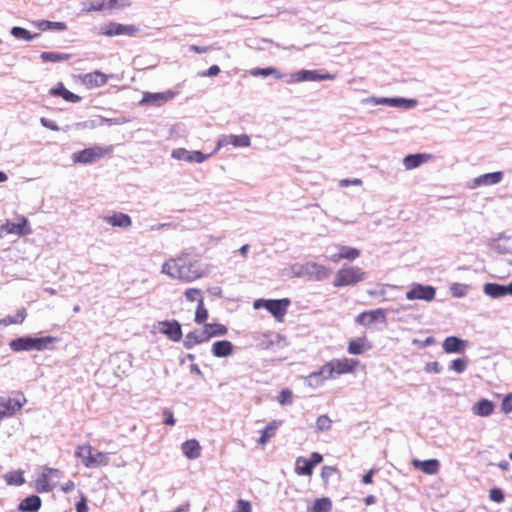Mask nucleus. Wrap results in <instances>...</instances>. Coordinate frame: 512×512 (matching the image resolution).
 <instances>
[{
  "mask_svg": "<svg viewBox=\"0 0 512 512\" xmlns=\"http://www.w3.org/2000/svg\"><path fill=\"white\" fill-rule=\"evenodd\" d=\"M162 272L185 282L194 281L203 275L197 261L193 260L188 254H181L166 261L162 265Z\"/></svg>",
  "mask_w": 512,
  "mask_h": 512,
  "instance_id": "nucleus-1",
  "label": "nucleus"
},
{
  "mask_svg": "<svg viewBox=\"0 0 512 512\" xmlns=\"http://www.w3.org/2000/svg\"><path fill=\"white\" fill-rule=\"evenodd\" d=\"M359 366V360L354 358H335L323 364L318 371L311 372L310 380L321 378V381L335 379L343 374H352Z\"/></svg>",
  "mask_w": 512,
  "mask_h": 512,
  "instance_id": "nucleus-2",
  "label": "nucleus"
},
{
  "mask_svg": "<svg viewBox=\"0 0 512 512\" xmlns=\"http://www.w3.org/2000/svg\"><path fill=\"white\" fill-rule=\"evenodd\" d=\"M74 455L88 469L105 467L110 463L108 453L94 449L89 443L78 445Z\"/></svg>",
  "mask_w": 512,
  "mask_h": 512,
  "instance_id": "nucleus-3",
  "label": "nucleus"
},
{
  "mask_svg": "<svg viewBox=\"0 0 512 512\" xmlns=\"http://www.w3.org/2000/svg\"><path fill=\"white\" fill-rule=\"evenodd\" d=\"M54 338L51 336L33 338V337H19L11 340L9 346L14 352L20 351H42L48 348V345L54 342Z\"/></svg>",
  "mask_w": 512,
  "mask_h": 512,
  "instance_id": "nucleus-4",
  "label": "nucleus"
},
{
  "mask_svg": "<svg viewBox=\"0 0 512 512\" xmlns=\"http://www.w3.org/2000/svg\"><path fill=\"white\" fill-rule=\"evenodd\" d=\"M366 278L365 272L357 266H344L339 269L335 275L333 286L344 287L352 286Z\"/></svg>",
  "mask_w": 512,
  "mask_h": 512,
  "instance_id": "nucleus-5",
  "label": "nucleus"
},
{
  "mask_svg": "<svg viewBox=\"0 0 512 512\" xmlns=\"http://www.w3.org/2000/svg\"><path fill=\"white\" fill-rule=\"evenodd\" d=\"M112 152V147L93 146L72 155L74 163L89 164Z\"/></svg>",
  "mask_w": 512,
  "mask_h": 512,
  "instance_id": "nucleus-6",
  "label": "nucleus"
},
{
  "mask_svg": "<svg viewBox=\"0 0 512 512\" xmlns=\"http://www.w3.org/2000/svg\"><path fill=\"white\" fill-rule=\"evenodd\" d=\"M290 305L288 298L278 300H264L260 299L254 303L255 308L264 307L266 308L276 319L282 321L283 317L287 313V309Z\"/></svg>",
  "mask_w": 512,
  "mask_h": 512,
  "instance_id": "nucleus-7",
  "label": "nucleus"
},
{
  "mask_svg": "<svg viewBox=\"0 0 512 512\" xmlns=\"http://www.w3.org/2000/svg\"><path fill=\"white\" fill-rule=\"evenodd\" d=\"M32 230L29 224V221L24 216H19L17 218V222L13 223L11 221H6L4 224L0 225V237L13 234L17 236H26L31 234Z\"/></svg>",
  "mask_w": 512,
  "mask_h": 512,
  "instance_id": "nucleus-8",
  "label": "nucleus"
},
{
  "mask_svg": "<svg viewBox=\"0 0 512 512\" xmlns=\"http://www.w3.org/2000/svg\"><path fill=\"white\" fill-rule=\"evenodd\" d=\"M25 403L26 398L23 395H19L16 398L0 397V420L16 414L22 409Z\"/></svg>",
  "mask_w": 512,
  "mask_h": 512,
  "instance_id": "nucleus-9",
  "label": "nucleus"
},
{
  "mask_svg": "<svg viewBox=\"0 0 512 512\" xmlns=\"http://www.w3.org/2000/svg\"><path fill=\"white\" fill-rule=\"evenodd\" d=\"M436 296V290L433 286L422 285L418 283L412 284L410 289L406 292V299L408 300H424L432 301Z\"/></svg>",
  "mask_w": 512,
  "mask_h": 512,
  "instance_id": "nucleus-10",
  "label": "nucleus"
},
{
  "mask_svg": "<svg viewBox=\"0 0 512 512\" xmlns=\"http://www.w3.org/2000/svg\"><path fill=\"white\" fill-rule=\"evenodd\" d=\"M157 329L160 333L167 336L173 342H179L182 338L181 325L176 320H165L157 323Z\"/></svg>",
  "mask_w": 512,
  "mask_h": 512,
  "instance_id": "nucleus-11",
  "label": "nucleus"
},
{
  "mask_svg": "<svg viewBox=\"0 0 512 512\" xmlns=\"http://www.w3.org/2000/svg\"><path fill=\"white\" fill-rule=\"evenodd\" d=\"M356 323L362 326H370L375 322L386 323V314L384 309H375L364 311L355 318Z\"/></svg>",
  "mask_w": 512,
  "mask_h": 512,
  "instance_id": "nucleus-12",
  "label": "nucleus"
},
{
  "mask_svg": "<svg viewBox=\"0 0 512 512\" xmlns=\"http://www.w3.org/2000/svg\"><path fill=\"white\" fill-rule=\"evenodd\" d=\"M251 144V139L246 134L241 135H223L216 144V150H219L222 147L232 145L234 147H249Z\"/></svg>",
  "mask_w": 512,
  "mask_h": 512,
  "instance_id": "nucleus-13",
  "label": "nucleus"
},
{
  "mask_svg": "<svg viewBox=\"0 0 512 512\" xmlns=\"http://www.w3.org/2000/svg\"><path fill=\"white\" fill-rule=\"evenodd\" d=\"M139 29L133 25H125L120 23H109L103 32L106 36H116V35H128L135 36L138 33Z\"/></svg>",
  "mask_w": 512,
  "mask_h": 512,
  "instance_id": "nucleus-14",
  "label": "nucleus"
},
{
  "mask_svg": "<svg viewBox=\"0 0 512 512\" xmlns=\"http://www.w3.org/2000/svg\"><path fill=\"white\" fill-rule=\"evenodd\" d=\"M176 93L172 90L165 92L151 93L146 92L143 94L141 103H149L154 106H160L175 97Z\"/></svg>",
  "mask_w": 512,
  "mask_h": 512,
  "instance_id": "nucleus-15",
  "label": "nucleus"
},
{
  "mask_svg": "<svg viewBox=\"0 0 512 512\" xmlns=\"http://www.w3.org/2000/svg\"><path fill=\"white\" fill-rule=\"evenodd\" d=\"M82 83L89 89L104 86L108 81V76L98 70L84 74L81 77Z\"/></svg>",
  "mask_w": 512,
  "mask_h": 512,
  "instance_id": "nucleus-16",
  "label": "nucleus"
},
{
  "mask_svg": "<svg viewBox=\"0 0 512 512\" xmlns=\"http://www.w3.org/2000/svg\"><path fill=\"white\" fill-rule=\"evenodd\" d=\"M412 466L427 475H434L439 472L440 463L437 459L418 460L414 459L411 462Z\"/></svg>",
  "mask_w": 512,
  "mask_h": 512,
  "instance_id": "nucleus-17",
  "label": "nucleus"
},
{
  "mask_svg": "<svg viewBox=\"0 0 512 512\" xmlns=\"http://www.w3.org/2000/svg\"><path fill=\"white\" fill-rule=\"evenodd\" d=\"M371 348L372 345L366 337H359L348 342L347 351L351 355H361Z\"/></svg>",
  "mask_w": 512,
  "mask_h": 512,
  "instance_id": "nucleus-18",
  "label": "nucleus"
},
{
  "mask_svg": "<svg viewBox=\"0 0 512 512\" xmlns=\"http://www.w3.org/2000/svg\"><path fill=\"white\" fill-rule=\"evenodd\" d=\"M431 159L432 155L426 153L410 154L404 157L403 165L407 170H412Z\"/></svg>",
  "mask_w": 512,
  "mask_h": 512,
  "instance_id": "nucleus-19",
  "label": "nucleus"
},
{
  "mask_svg": "<svg viewBox=\"0 0 512 512\" xmlns=\"http://www.w3.org/2000/svg\"><path fill=\"white\" fill-rule=\"evenodd\" d=\"M181 450L188 459L194 460L201 456L202 448L196 439H190L182 443Z\"/></svg>",
  "mask_w": 512,
  "mask_h": 512,
  "instance_id": "nucleus-20",
  "label": "nucleus"
},
{
  "mask_svg": "<svg viewBox=\"0 0 512 512\" xmlns=\"http://www.w3.org/2000/svg\"><path fill=\"white\" fill-rule=\"evenodd\" d=\"M360 256V250L349 246H340L339 252L333 254L330 260L334 263H338L342 259L354 260Z\"/></svg>",
  "mask_w": 512,
  "mask_h": 512,
  "instance_id": "nucleus-21",
  "label": "nucleus"
},
{
  "mask_svg": "<svg viewBox=\"0 0 512 512\" xmlns=\"http://www.w3.org/2000/svg\"><path fill=\"white\" fill-rule=\"evenodd\" d=\"M103 219L106 223L114 227L128 228L132 224V220L129 215L121 212H114L112 215L106 216Z\"/></svg>",
  "mask_w": 512,
  "mask_h": 512,
  "instance_id": "nucleus-22",
  "label": "nucleus"
},
{
  "mask_svg": "<svg viewBox=\"0 0 512 512\" xmlns=\"http://www.w3.org/2000/svg\"><path fill=\"white\" fill-rule=\"evenodd\" d=\"M442 347L446 353H458L464 351L466 342L458 337L449 336L443 341Z\"/></svg>",
  "mask_w": 512,
  "mask_h": 512,
  "instance_id": "nucleus-23",
  "label": "nucleus"
},
{
  "mask_svg": "<svg viewBox=\"0 0 512 512\" xmlns=\"http://www.w3.org/2000/svg\"><path fill=\"white\" fill-rule=\"evenodd\" d=\"M202 329L207 341L214 337L224 336L228 332V328L221 323H206Z\"/></svg>",
  "mask_w": 512,
  "mask_h": 512,
  "instance_id": "nucleus-24",
  "label": "nucleus"
},
{
  "mask_svg": "<svg viewBox=\"0 0 512 512\" xmlns=\"http://www.w3.org/2000/svg\"><path fill=\"white\" fill-rule=\"evenodd\" d=\"M233 344L228 340L216 341L213 343L211 351L215 357H228L233 353Z\"/></svg>",
  "mask_w": 512,
  "mask_h": 512,
  "instance_id": "nucleus-25",
  "label": "nucleus"
},
{
  "mask_svg": "<svg viewBox=\"0 0 512 512\" xmlns=\"http://www.w3.org/2000/svg\"><path fill=\"white\" fill-rule=\"evenodd\" d=\"M502 179L503 173L498 171L480 175L474 179V183L476 186H489L499 183Z\"/></svg>",
  "mask_w": 512,
  "mask_h": 512,
  "instance_id": "nucleus-26",
  "label": "nucleus"
},
{
  "mask_svg": "<svg viewBox=\"0 0 512 512\" xmlns=\"http://www.w3.org/2000/svg\"><path fill=\"white\" fill-rule=\"evenodd\" d=\"M204 342H207V339L205 337L203 329L194 330V331L189 332L185 336L184 347L187 349H191L194 346L204 343Z\"/></svg>",
  "mask_w": 512,
  "mask_h": 512,
  "instance_id": "nucleus-27",
  "label": "nucleus"
},
{
  "mask_svg": "<svg viewBox=\"0 0 512 512\" xmlns=\"http://www.w3.org/2000/svg\"><path fill=\"white\" fill-rule=\"evenodd\" d=\"M281 425V421L273 420L269 422L261 432V437L258 439V443L265 445L271 438H273Z\"/></svg>",
  "mask_w": 512,
  "mask_h": 512,
  "instance_id": "nucleus-28",
  "label": "nucleus"
},
{
  "mask_svg": "<svg viewBox=\"0 0 512 512\" xmlns=\"http://www.w3.org/2000/svg\"><path fill=\"white\" fill-rule=\"evenodd\" d=\"M494 411V404L488 399H481L473 406V412L482 417L491 415Z\"/></svg>",
  "mask_w": 512,
  "mask_h": 512,
  "instance_id": "nucleus-29",
  "label": "nucleus"
},
{
  "mask_svg": "<svg viewBox=\"0 0 512 512\" xmlns=\"http://www.w3.org/2000/svg\"><path fill=\"white\" fill-rule=\"evenodd\" d=\"M324 487L329 485V482L333 479L339 481L341 479V473L335 466H323L320 474Z\"/></svg>",
  "mask_w": 512,
  "mask_h": 512,
  "instance_id": "nucleus-30",
  "label": "nucleus"
},
{
  "mask_svg": "<svg viewBox=\"0 0 512 512\" xmlns=\"http://www.w3.org/2000/svg\"><path fill=\"white\" fill-rule=\"evenodd\" d=\"M314 467L306 458L300 456L295 462V473L299 476H311Z\"/></svg>",
  "mask_w": 512,
  "mask_h": 512,
  "instance_id": "nucleus-31",
  "label": "nucleus"
},
{
  "mask_svg": "<svg viewBox=\"0 0 512 512\" xmlns=\"http://www.w3.org/2000/svg\"><path fill=\"white\" fill-rule=\"evenodd\" d=\"M371 103L374 104H386L390 106H400L405 105L407 107L412 106L415 104L414 100H407V99H400V98H371L368 100Z\"/></svg>",
  "mask_w": 512,
  "mask_h": 512,
  "instance_id": "nucleus-32",
  "label": "nucleus"
},
{
  "mask_svg": "<svg viewBox=\"0 0 512 512\" xmlns=\"http://www.w3.org/2000/svg\"><path fill=\"white\" fill-rule=\"evenodd\" d=\"M27 312L25 308H21L17 310L15 315L6 316L5 318L0 319V326H9V325H18L22 324L26 319Z\"/></svg>",
  "mask_w": 512,
  "mask_h": 512,
  "instance_id": "nucleus-33",
  "label": "nucleus"
},
{
  "mask_svg": "<svg viewBox=\"0 0 512 512\" xmlns=\"http://www.w3.org/2000/svg\"><path fill=\"white\" fill-rule=\"evenodd\" d=\"M50 93L54 96H60L66 101L77 103L81 100V97L77 94L72 93L68 89H66L62 84L59 85L57 88H52L50 90Z\"/></svg>",
  "mask_w": 512,
  "mask_h": 512,
  "instance_id": "nucleus-34",
  "label": "nucleus"
},
{
  "mask_svg": "<svg viewBox=\"0 0 512 512\" xmlns=\"http://www.w3.org/2000/svg\"><path fill=\"white\" fill-rule=\"evenodd\" d=\"M332 501L328 497L317 498L314 500L312 506L309 508V512H331Z\"/></svg>",
  "mask_w": 512,
  "mask_h": 512,
  "instance_id": "nucleus-35",
  "label": "nucleus"
},
{
  "mask_svg": "<svg viewBox=\"0 0 512 512\" xmlns=\"http://www.w3.org/2000/svg\"><path fill=\"white\" fill-rule=\"evenodd\" d=\"M40 507H41V499L36 495L26 497L19 505V509L21 511H29V512H35V511L39 510Z\"/></svg>",
  "mask_w": 512,
  "mask_h": 512,
  "instance_id": "nucleus-36",
  "label": "nucleus"
},
{
  "mask_svg": "<svg viewBox=\"0 0 512 512\" xmlns=\"http://www.w3.org/2000/svg\"><path fill=\"white\" fill-rule=\"evenodd\" d=\"M483 290L484 293L491 298H499L507 295L505 285H500L497 283H487L484 285Z\"/></svg>",
  "mask_w": 512,
  "mask_h": 512,
  "instance_id": "nucleus-37",
  "label": "nucleus"
},
{
  "mask_svg": "<svg viewBox=\"0 0 512 512\" xmlns=\"http://www.w3.org/2000/svg\"><path fill=\"white\" fill-rule=\"evenodd\" d=\"M330 76H319L315 71L302 70L295 74L296 81H314L320 79H329Z\"/></svg>",
  "mask_w": 512,
  "mask_h": 512,
  "instance_id": "nucleus-38",
  "label": "nucleus"
},
{
  "mask_svg": "<svg viewBox=\"0 0 512 512\" xmlns=\"http://www.w3.org/2000/svg\"><path fill=\"white\" fill-rule=\"evenodd\" d=\"M208 317L209 313L205 307L204 300H200L199 304H197L194 321L199 325L206 324L205 322L208 320Z\"/></svg>",
  "mask_w": 512,
  "mask_h": 512,
  "instance_id": "nucleus-39",
  "label": "nucleus"
},
{
  "mask_svg": "<svg viewBox=\"0 0 512 512\" xmlns=\"http://www.w3.org/2000/svg\"><path fill=\"white\" fill-rule=\"evenodd\" d=\"M4 479L8 485L20 486L25 482L23 471H11L4 475Z\"/></svg>",
  "mask_w": 512,
  "mask_h": 512,
  "instance_id": "nucleus-40",
  "label": "nucleus"
},
{
  "mask_svg": "<svg viewBox=\"0 0 512 512\" xmlns=\"http://www.w3.org/2000/svg\"><path fill=\"white\" fill-rule=\"evenodd\" d=\"M250 73L253 76H263V77H266V76L273 75V76H275L278 79L283 77V74L281 72H279V70H277L274 67L255 68V69H252L250 71Z\"/></svg>",
  "mask_w": 512,
  "mask_h": 512,
  "instance_id": "nucleus-41",
  "label": "nucleus"
},
{
  "mask_svg": "<svg viewBox=\"0 0 512 512\" xmlns=\"http://www.w3.org/2000/svg\"><path fill=\"white\" fill-rule=\"evenodd\" d=\"M40 58L44 62H60V61L69 60L70 55L59 54V53H54V52H43V53H41Z\"/></svg>",
  "mask_w": 512,
  "mask_h": 512,
  "instance_id": "nucleus-42",
  "label": "nucleus"
},
{
  "mask_svg": "<svg viewBox=\"0 0 512 512\" xmlns=\"http://www.w3.org/2000/svg\"><path fill=\"white\" fill-rule=\"evenodd\" d=\"M185 297L188 301L194 302L197 301L199 304L200 300H203L202 292L200 289L197 288H189L185 291Z\"/></svg>",
  "mask_w": 512,
  "mask_h": 512,
  "instance_id": "nucleus-43",
  "label": "nucleus"
},
{
  "mask_svg": "<svg viewBox=\"0 0 512 512\" xmlns=\"http://www.w3.org/2000/svg\"><path fill=\"white\" fill-rule=\"evenodd\" d=\"M489 498L493 502L502 503L505 499V495L501 488L494 487L489 490Z\"/></svg>",
  "mask_w": 512,
  "mask_h": 512,
  "instance_id": "nucleus-44",
  "label": "nucleus"
},
{
  "mask_svg": "<svg viewBox=\"0 0 512 512\" xmlns=\"http://www.w3.org/2000/svg\"><path fill=\"white\" fill-rule=\"evenodd\" d=\"M332 421L327 415H321L317 418L316 426L320 431H326L331 428Z\"/></svg>",
  "mask_w": 512,
  "mask_h": 512,
  "instance_id": "nucleus-45",
  "label": "nucleus"
},
{
  "mask_svg": "<svg viewBox=\"0 0 512 512\" xmlns=\"http://www.w3.org/2000/svg\"><path fill=\"white\" fill-rule=\"evenodd\" d=\"M190 155H191V152H189L188 150H186L184 148H179L172 152L173 158L178 159V160L187 161V162H192V158Z\"/></svg>",
  "mask_w": 512,
  "mask_h": 512,
  "instance_id": "nucleus-46",
  "label": "nucleus"
},
{
  "mask_svg": "<svg viewBox=\"0 0 512 512\" xmlns=\"http://www.w3.org/2000/svg\"><path fill=\"white\" fill-rule=\"evenodd\" d=\"M293 394L289 389H283L278 395V402L281 405L291 404L292 403Z\"/></svg>",
  "mask_w": 512,
  "mask_h": 512,
  "instance_id": "nucleus-47",
  "label": "nucleus"
},
{
  "mask_svg": "<svg viewBox=\"0 0 512 512\" xmlns=\"http://www.w3.org/2000/svg\"><path fill=\"white\" fill-rule=\"evenodd\" d=\"M105 9L111 10L115 8L125 7L130 5L128 0L121 1V0H104Z\"/></svg>",
  "mask_w": 512,
  "mask_h": 512,
  "instance_id": "nucleus-48",
  "label": "nucleus"
},
{
  "mask_svg": "<svg viewBox=\"0 0 512 512\" xmlns=\"http://www.w3.org/2000/svg\"><path fill=\"white\" fill-rule=\"evenodd\" d=\"M467 367V361L465 359H455L451 363V369L457 373H462Z\"/></svg>",
  "mask_w": 512,
  "mask_h": 512,
  "instance_id": "nucleus-49",
  "label": "nucleus"
},
{
  "mask_svg": "<svg viewBox=\"0 0 512 512\" xmlns=\"http://www.w3.org/2000/svg\"><path fill=\"white\" fill-rule=\"evenodd\" d=\"M501 410L506 414L512 412V393L507 394L502 400Z\"/></svg>",
  "mask_w": 512,
  "mask_h": 512,
  "instance_id": "nucleus-50",
  "label": "nucleus"
},
{
  "mask_svg": "<svg viewBox=\"0 0 512 512\" xmlns=\"http://www.w3.org/2000/svg\"><path fill=\"white\" fill-rule=\"evenodd\" d=\"M234 511L235 512H251L252 511L251 503L249 501L240 499L237 501L236 509Z\"/></svg>",
  "mask_w": 512,
  "mask_h": 512,
  "instance_id": "nucleus-51",
  "label": "nucleus"
},
{
  "mask_svg": "<svg viewBox=\"0 0 512 512\" xmlns=\"http://www.w3.org/2000/svg\"><path fill=\"white\" fill-rule=\"evenodd\" d=\"M76 512H88L87 498L81 495L80 500L76 503Z\"/></svg>",
  "mask_w": 512,
  "mask_h": 512,
  "instance_id": "nucleus-52",
  "label": "nucleus"
},
{
  "mask_svg": "<svg viewBox=\"0 0 512 512\" xmlns=\"http://www.w3.org/2000/svg\"><path fill=\"white\" fill-rule=\"evenodd\" d=\"M163 417H164V424L173 426L175 424V419L173 412L169 409H165L163 411Z\"/></svg>",
  "mask_w": 512,
  "mask_h": 512,
  "instance_id": "nucleus-53",
  "label": "nucleus"
},
{
  "mask_svg": "<svg viewBox=\"0 0 512 512\" xmlns=\"http://www.w3.org/2000/svg\"><path fill=\"white\" fill-rule=\"evenodd\" d=\"M103 10H106L105 9V4H104V0H100V1H97V2H92L89 4L88 8H87V11L91 12V11H103Z\"/></svg>",
  "mask_w": 512,
  "mask_h": 512,
  "instance_id": "nucleus-54",
  "label": "nucleus"
},
{
  "mask_svg": "<svg viewBox=\"0 0 512 512\" xmlns=\"http://www.w3.org/2000/svg\"><path fill=\"white\" fill-rule=\"evenodd\" d=\"M190 156L192 158V162H197V163H202L209 157L208 155H204L200 151L191 152Z\"/></svg>",
  "mask_w": 512,
  "mask_h": 512,
  "instance_id": "nucleus-55",
  "label": "nucleus"
},
{
  "mask_svg": "<svg viewBox=\"0 0 512 512\" xmlns=\"http://www.w3.org/2000/svg\"><path fill=\"white\" fill-rule=\"evenodd\" d=\"M12 34L14 36H20V37H23L25 39H31V36L29 34V32L26 30V29H23V28H20V27H14L12 29Z\"/></svg>",
  "mask_w": 512,
  "mask_h": 512,
  "instance_id": "nucleus-56",
  "label": "nucleus"
},
{
  "mask_svg": "<svg viewBox=\"0 0 512 512\" xmlns=\"http://www.w3.org/2000/svg\"><path fill=\"white\" fill-rule=\"evenodd\" d=\"M40 122H41V124L44 127L48 128V129H50L52 131H58L59 130L58 125L54 121H52V120H49V119L43 117V118H41Z\"/></svg>",
  "mask_w": 512,
  "mask_h": 512,
  "instance_id": "nucleus-57",
  "label": "nucleus"
},
{
  "mask_svg": "<svg viewBox=\"0 0 512 512\" xmlns=\"http://www.w3.org/2000/svg\"><path fill=\"white\" fill-rule=\"evenodd\" d=\"M313 267L317 271V279H323L328 275V269L325 266L314 264Z\"/></svg>",
  "mask_w": 512,
  "mask_h": 512,
  "instance_id": "nucleus-58",
  "label": "nucleus"
},
{
  "mask_svg": "<svg viewBox=\"0 0 512 512\" xmlns=\"http://www.w3.org/2000/svg\"><path fill=\"white\" fill-rule=\"evenodd\" d=\"M220 73V68L217 65H212L207 71L203 72L201 75L205 77H215Z\"/></svg>",
  "mask_w": 512,
  "mask_h": 512,
  "instance_id": "nucleus-59",
  "label": "nucleus"
},
{
  "mask_svg": "<svg viewBox=\"0 0 512 512\" xmlns=\"http://www.w3.org/2000/svg\"><path fill=\"white\" fill-rule=\"evenodd\" d=\"M212 49V46L190 45L189 50L195 53H206Z\"/></svg>",
  "mask_w": 512,
  "mask_h": 512,
  "instance_id": "nucleus-60",
  "label": "nucleus"
},
{
  "mask_svg": "<svg viewBox=\"0 0 512 512\" xmlns=\"http://www.w3.org/2000/svg\"><path fill=\"white\" fill-rule=\"evenodd\" d=\"M323 461V456L318 452H312L311 453V459L309 462L312 464L313 467L320 464Z\"/></svg>",
  "mask_w": 512,
  "mask_h": 512,
  "instance_id": "nucleus-61",
  "label": "nucleus"
},
{
  "mask_svg": "<svg viewBox=\"0 0 512 512\" xmlns=\"http://www.w3.org/2000/svg\"><path fill=\"white\" fill-rule=\"evenodd\" d=\"M45 25L48 28H54V29H58V30H65L66 29V24L64 22H50V21H46Z\"/></svg>",
  "mask_w": 512,
  "mask_h": 512,
  "instance_id": "nucleus-62",
  "label": "nucleus"
},
{
  "mask_svg": "<svg viewBox=\"0 0 512 512\" xmlns=\"http://www.w3.org/2000/svg\"><path fill=\"white\" fill-rule=\"evenodd\" d=\"M425 370L429 373H439L440 366L438 362H430L426 365Z\"/></svg>",
  "mask_w": 512,
  "mask_h": 512,
  "instance_id": "nucleus-63",
  "label": "nucleus"
},
{
  "mask_svg": "<svg viewBox=\"0 0 512 512\" xmlns=\"http://www.w3.org/2000/svg\"><path fill=\"white\" fill-rule=\"evenodd\" d=\"M375 473L374 469L369 470L363 477L362 482L364 484H371L373 482V475Z\"/></svg>",
  "mask_w": 512,
  "mask_h": 512,
  "instance_id": "nucleus-64",
  "label": "nucleus"
}]
</instances>
